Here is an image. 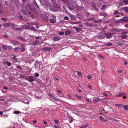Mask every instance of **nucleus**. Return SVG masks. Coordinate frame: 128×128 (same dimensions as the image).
I'll return each mask as SVG.
<instances>
[{
	"label": "nucleus",
	"instance_id": "obj_1",
	"mask_svg": "<svg viewBox=\"0 0 128 128\" xmlns=\"http://www.w3.org/2000/svg\"><path fill=\"white\" fill-rule=\"evenodd\" d=\"M47 7L49 8L53 12H56L58 10V9L60 7L56 4V5L55 4H53L52 6V4H50L49 2L45 0L44 1Z\"/></svg>",
	"mask_w": 128,
	"mask_h": 128
},
{
	"label": "nucleus",
	"instance_id": "obj_2",
	"mask_svg": "<svg viewBox=\"0 0 128 128\" xmlns=\"http://www.w3.org/2000/svg\"><path fill=\"white\" fill-rule=\"evenodd\" d=\"M48 96L50 98L53 99L54 100L56 101L59 102L60 100L59 98H56L55 96H53L51 94H48Z\"/></svg>",
	"mask_w": 128,
	"mask_h": 128
},
{
	"label": "nucleus",
	"instance_id": "obj_3",
	"mask_svg": "<svg viewBox=\"0 0 128 128\" xmlns=\"http://www.w3.org/2000/svg\"><path fill=\"white\" fill-rule=\"evenodd\" d=\"M10 42L14 45H17L20 44V42L18 41L15 40H12L10 41Z\"/></svg>",
	"mask_w": 128,
	"mask_h": 128
},
{
	"label": "nucleus",
	"instance_id": "obj_4",
	"mask_svg": "<svg viewBox=\"0 0 128 128\" xmlns=\"http://www.w3.org/2000/svg\"><path fill=\"white\" fill-rule=\"evenodd\" d=\"M128 32L126 31H124L121 34V38L122 39H125L126 38V34H128Z\"/></svg>",
	"mask_w": 128,
	"mask_h": 128
},
{
	"label": "nucleus",
	"instance_id": "obj_5",
	"mask_svg": "<svg viewBox=\"0 0 128 128\" xmlns=\"http://www.w3.org/2000/svg\"><path fill=\"white\" fill-rule=\"evenodd\" d=\"M35 78L32 76H30L28 78V80L30 82H32L35 80Z\"/></svg>",
	"mask_w": 128,
	"mask_h": 128
},
{
	"label": "nucleus",
	"instance_id": "obj_6",
	"mask_svg": "<svg viewBox=\"0 0 128 128\" xmlns=\"http://www.w3.org/2000/svg\"><path fill=\"white\" fill-rule=\"evenodd\" d=\"M41 17L43 20L46 21H48V16L45 14H42L41 16Z\"/></svg>",
	"mask_w": 128,
	"mask_h": 128
},
{
	"label": "nucleus",
	"instance_id": "obj_7",
	"mask_svg": "<svg viewBox=\"0 0 128 128\" xmlns=\"http://www.w3.org/2000/svg\"><path fill=\"white\" fill-rule=\"evenodd\" d=\"M113 34H112L110 32H108L106 33V36L107 38H111Z\"/></svg>",
	"mask_w": 128,
	"mask_h": 128
},
{
	"label": "nucleus",
	"instance_id": "obj_8",
	"mask_svg": "<svg viewBox=\"0 0 128 128\" xmlns=\"http://www.w3.org/2000/svg\"><path fill=\"white\" fill-rule=\"evenodd\" d=\"M122 30H120L118 28H113L111 30L112 32H121V31Z\"/></svg>",
	"mask_w": 128,
	"mask_h": 128
},
{
	"label": "nucleus",
	"instance_id": "obj_9",
	"mask_svg": "<svg viewBox=\"0 0 128 128\" xmlns=\"http://www.w3.org/2000/svg\"><path fill=\"white\" fill-rule=\"evenodd\" d=\"M60 40V37L58 36L54 37L53 39V40L54 41L56 42Z\"/></svg>",
	"mask_w": 128,
	"mask_h": 128
},
{
	"label": "nucleus",
	"instance_id": "obj_10",
	"mask_svg": "<svg viewBox=\"0 0 128 128\" xmlns=\"http://www.w3.org/2000/svg\"><path fill=\"white\" fill-rule=\"evenodd\" d=\"M100 100V99L98 97L95 98L93 99V101L95 102H97Z\"/></svg>",
	"mask_w": 128,
	"mask_h": 128
},
{
	"label": "nucleus",
	"instance_id": "obj_11",
	"mask_svg": "<svg viewBox=\"0 0 128 128\" xmlns=\"http://www.w3.org/2000/svg\"><path fill=\"white\" fill-rule=\"evenodd\" d=\"M128 17H124L123 18L121 19V20L126 22H128Z\"/></svg>",
	"mask_w": 128,
	"mask_h": 128
},
{
	"label": "nucleus",
	"instance_id": "obj_12",
	"mask_svg": "<svg viewBox=\"0 0 128 128\" xmlns=\"http://www.w3.org/2000/svg\"><path fill=\"white\" fill-rule=\"evenodd\" d=\"M44 0V2L45 3H46L44 2V1L46 0V1H48V0ZM40 2L42 5L43 6H44L45 8H46V9H47V8H48V7H47V6H46V4H44V3L43 2H42V1H41L40 0Z\"/></svg>",
	"mask_w": 128,
	"mask_h": 128
},
{
	"label": "nucleus",
	"instance_id": "obj_13",
	"mask_svg": "<svg viewBox=\"0 0 128 128\" xmlns=\"http://www.w3.org/2000/svg\"><path fill=\"white\" fill-rule=\"evenodd\" d=\"M44 0V2L45 3H46L44 2V1L46 0V1H48V0ZM40 2L42 5L43 6H44L45 8H46V9H47V8H48V7H47V6H46V4H44V3L43 2H42V1H41L40 0Z\"/></svg>",
	"mask_w": 128,
	"mask_h": 128
},
{
	"label": "nucleus",
	"instance_id": "obj_14",
	"mask_svg": "<svg viewBox=\"0 0 128 128\" xmlns=\"http://www.w3.org/2000/svg\"><path fill=\"white\" fill-rule=\"evenodd\" d=\"M68 9L70 10H73L74 8V5H73L72 4V5H71L70 4L68 6Z\"/></svg>",
	"mask_w": 128,
	"mask_h": 128
},
{
	"label": "nucleus",
	"instance_id": "obj_15",
	"mask_svg": "<svg viewBox=\"0 0 128 128\" xmlns=\"http://www.w3.org/2000/svg\"><path fill=\"white\" fill-rule=\"evenodd\" d=\"M70 16L72 20H75L76 19V17L74 15L70 14Z\"/></svg>",
	"mask_w": 128,
	"mask_h": 128
},
{
	"label": "nucleus",
	"instance_id": "obj_16",
	"mask_svg": "<svg viewBox=\"0 0 128 128\" xmlns=\"http://www.w3.org/2000/svg\"><path fill=\"white\" fill-rule=\"evenodd\" d=\"M33 4L36 8H37L38 9H39V6L35 0H34Z\"/></svg>",
	"mask_w": 128,
	"mask_h": 128
},
{
	"label": "nucleus",
	"instance_id": "obj_17",
	"mask_svg": "<svg viewBox=\"0 0 128 128\" xmlns=\"http://www.w3.org/2000/svg\"><path fill=\"white\" fill-rule=\"evenodd\" d=\"M21 48L20 46H18L14 48V51H18Z\"/></svg>",
	"mask_w": 128,
	"mask_h": 128
},
{
	"label": "nucleus",
	"instance_id": "obj_18",
	"mask_svg": "<svg viewBox=\"0 0 128 128\" xmlns=\"http://www.w3.org/2000/svg\"><path fill=\"white\" fill-rule=\"evenodd\" d=\"M2 47L4 50H6L7 49V45L2 44Z\"/></svg>",
	"mask_w": 128,
	"mask_h": 128
},
{
	"label": "nucleus",
	"instance_id": "obj_19",
	"mask_svg": "<svg viewBox=\"0 0 128 128\" xmlns=\"http://www.w3.org/2000/svg\"><path fill=\"white\" fill-rule=\"evenodd\" d=\"M55 19L54 18H52V19H50L48 20H49L51 23L54 24V20Z\"/></svg>",
	"mask_w": 128,
	"mask_h": 128
},
{
	"label": "nucleus",
	"instance_id": "obj_20",
	"mask_svg": "<svg viewBox=\"0 0 128 128\" xmlns=\"http://www.w3.org/2000/svg\"><path fill=\"white\" fill-rule=\"evenodd\" d=\"M114 106L119 108H122L123 106L122 104H117L114 105Z\"/></svg>",
	"mask_w": 128,
	"mask_h": 128
},
{
	"label": "nucleus",
	"instance_id": "obj_21",
	"mask_svg": "<svg viewBox=\"0 0 128 128\" xmlns=\"http://www.w3.org/2000/svg\"><path fill=\"white\" fill-rule=\"evenodd\" d=\"M71 31L70 30L66 31L65 32V34L66 35H68L70 34L71 33Z\"/></svg>",
	"mask_w": 128,
	"mask_h": 128
},
{
	"label": "nucleus",
	"instance_id": "obj_22",
	"mask_svg": "<svg viewBox=\"0 0 128 128\" xmlns=\"http://www.w3.org/2000/svg\"><path fill=\"white\" fill-rule=\"evenodd\" d=\"M51 49V48H50L45 47L43 48V50L44 51H50Z\"/></svg>",
	"mask_w": 128,
	"mask_h": 128
},
{
	"label": "nucleus",
	"instance_id": "obj_23",
	"mask_svg": "<svg viewBox=\"0 0 128 128\" xmlns=\"http://www.w3.org/2000/svg\"><path fill=\"white\" fill-rule=\"evenodd\" d=\"M26 9L27 10H31L32 9L30 7L29 5L28 4H26Z\"/></svg>",
	"mask_w": 128,
	"mask_h": 128
},
{
	"label": "nucleus",
	"instance_id": "obj_24",
	"mask_svg": "<svg viewBox=\"0 0 128 128\" xmlns=\"http://www.w3.org/2000/svg\"><path fill=\"white\" fill-rule=\"evenodd\" d=\"M17 38H19L20 40H22L24 42L26 40L24 38L22 37L18 36Z\"/></svg>",
	"mask_w": 128,
	"mask_h": 128
},
{
	"label": "nucleus",
	"instance_id": "obj_25",
	"mask_svg": "<svg viewBox=\"0 0 128 128\" xmlns=\"http://www.w3.org/2000/svg\"><path fill=\"white\" fill-rule=\"evenodd\" d=\"M11 57L12 58V59L13 60H16V56L13 54H12L11 55Z\"/></svg>",
	"mask_w": 128,
	"mask_h": 128
},
{
	"label": "nucleus",
	"instance_id": "obj_26",
	"mask_svg": "<svg viewBox=\"0 0 128 128\" xmlns=\"http://www.w3.org/2000/svg\"><path fill=\"white\" fill-rule=\"evenodd\" d=\"M24 27L26 29H30V26L28 25H25L24 26Z\"/></svg>",
	"mask_w": 128,
	"mask_h": 128
},
{
	"label": "nucleus",
	"instance_id": "obj_27",
	"mask_svg": "<svg viewBox=\"0 0 128 128\" xmlns=\"http://www.w3.org/2000/svg\"><path fill=\"white\" fill-rule=\"evenodd\" d=\"M33 43L34 44V45H37L39 44V41L36 40Z\"/></svg>",
	"mask_w": 128,
	"mask_h": 128
},
{
	"label": "nucleus",
	"instance_id": "obj_28",
	"mask_svg": "<svg viewBox=\"0 0 128 128\" xmlns=\"http://www.w3.org/2000/svg\"><path fill=\"white\" fill-rule=\"evenodd\" d=\"M113 45L112 43V42H110L107 44H105L106 46H112Z\"/></svg>",
	"mask_w": 128,
	"mask_h": 128
},
{
	"label": "nucleus",
	"instance_id": "obj_29",
	"mask_svg": "<svg viewBox=\"0 0 128 128\" xmlns=\"http://www.w3.org/2000/svg\"><path fill=\"white\" fill-rule=\"evenodd\" d=\"M92 23H90L88 22L86 23V25L89 26H90L92 25Z\"/></svg>",
	"mask_w": 128,
	"mask_h": 128
},
{
	"label": "nucleus",
	"instance_id": "obj_30",
	"mask_svg": "<svg viewBox=\"0 0 128 128\" xmlns=\"http://www.w3.org/2000/svg\"><path fill=\"white\" fill-rule=\"evenodd\" d=\"M99 119L100 120L103 121H105L106 120L103 118L102 117V116H100L99 117Z\"/></svg>",
	"mask_w": 128,
	"mask_h": 128
},
{
	"label": "nucleus",
	"instance_id": "obj_31",
	"mask_svg": "<svg viewBox=\"0 0 128 128\" xmlns=\"http://www.w3.org/2000/svg\"><path fill=\"white\" fill-rule=\"evenodd\" d=\"M10 26V24L9 23H7L4 24V26L6 27H8Z\"/></svg>",
	"mask_w": 128,
	"mask_h": 128
},
{
	"label": "nucleus",
	"instance_id": "obj_32",
	"mask_svg": "<svg viewBox=\"0 0 128 128\" xmlns=\"http://www.w3.org/2000/svg\"><path fill=\"white\" fill-rule=\"evenodd\" d=\"M15 0V4L16 5H18L19 6V5L20 4H19V2L18 1V0Z\"/></svg>",
	"mask_w": 128,
	"mask_h": 128
},
{
	"label": "nucleus",
	"instance_id": "obj_33",
	"mask_svg": "<svg viewBox=\"0 0 128 128\" xmlns=\"http://www.w3.org/2000/svg\"><path fill=\"white\" fill-rule=\"evenodd\" d=\"M123 108L125 110H128V106L127 105H125L123 107Z\"/></svg>",
	"mask_w": 128,
	"mask_h": 128
},
{
	"label": "nucleus",
	"instance_id": "obj_34",
	"mask_svg": "<svg viewBox=\"0 0 128 128\" xmlns=\"http://www.w3.org/2000/svg\"><path fill=\"white\" fill-rule=\"evenodd\" d=\"M21 12L23 14H27V12L26 10H24L22 9Z\"/></svg>",
	"mask_w": 128,
	"mask_h": 128
},
{
	"label": "nucleus",
	"instance_id": "obj_35",
	"mask_svg": "<svg viewBox=\"0 0 128 128\" xmlns=\"http://www.w3.org/2000/svg\"><path fill=\"white\" fill-rule=\"evenodd\" d=\"M2 5L0 4V14H1L2 12Z\"/></svg>",
	"mask_w": 128,
	"mask_h": 128
},
{
	"label": "nucleus",
	"instance_id": "obj_36",
	"mask_svg": "<svg viewBox=\"0 0 128 128\" xmlns=\"http://www.w3.org/2000/svg\"><path fill=\"white\" fill-rule=\"evenodd\" d=\"M20 113V112L18 111H14V113L16 114H18Z\"/></svg>",
	"mask_w": 128,
	"mask_h": 128
},
{
	"label": "nucleus",
	"instance_id": "obj_37",
	"mask_svg": "<svg viewBox=\"0 0 128 128\" xmlns=\"http://www.w3.org/2000/svg\"><path fill=\"white\" fill-rule=\"evenodd\" d=\"M74 96L77 97L78 99H80L81 98V97L80 96L78 95L77 94H75Z\"/></svg>",
	"mask_w": 128,
	"mask_h": 128
},
{
	"label": "nucleus",
	"instance_id": "obj_38",
	"mask_svg": "<svg viewBox=\"0 0 128 128\" xmlns=\"http://www.w3.org/2000/svg\"><path fill=\"white\" fill-rule=\"evenodd\" d=\"M16 65L17 68L20 69H22V68L20 66L16 64Z\"/></svg>",
	"mask_w": 128,
	"mask_h": 128
},
{
	"label": "nucleus",
	"instance_id": "obj_39",
	"mask_svg": "<svg viewBox=\"0 0 128 128\" xmlns=\"http://www.w3.org/2000/svg\"><path fill=\"white\" fill-rule=\"evenodd\" d=\"M6 64L8 66H10L11 65V64L10 62H6Z\"/></svg>",
	"mask_w": 128,
	"mask_h": 128
},
{
	"label": "nucleus",
	"instance_id": "obj_40",
	"mask_svg": "<svg viewBox=\"0 0 128 128\" xmlns=\"http://www.w3.org/2000/svg\"><path fill=\"white\" fill-rule=\"evenodd\" d=\"M123 1L125 4L127 5L128 4V0H124Z\"/></svg>",
	"mask_w": 128,
	"mask_h": 128
},
{
	"label": "nucleus",
	"instance_id": "obj_41",
	"mask_svg": "<svg viewBox=\"0 0 128 128\" xmlns=\"http://www.w3.org/2000/svg\"><path fill=\"white\" fill-rule=\"evenodd\" d=\"M67 97H68L67 98L70 99H72V96L70 94H68V96H67Z\"/></svg>",
	"mask_w": 128,
	"mask_h": 128
},
{
	"label": "nucleus",
	"instance_id": "obj_42",
	"mask_svg": "<svg viewBox=\"0 0 128 128\" xmlns=\"http://www.w3.org/2000/svg\"><path fill=\"white\" fill-rule=\"evenodd\" d=\"M30 30H33L34 31H35L36 30L35 28L32 27H30Z\"/></svg>",
	"mask_w": 128,
	"mask_h": 128
},
{
	"label": "nucleus",
	"instance_id": "obj_43",
	"mask_svg": "<svg viewBox=\"0 0 128 128\" xmlns=\"http://www.w3.org/2000/svg\"><path fill=\"white\" fill-rule=\"evenodd\" d=\"M56 92L57 93H59V94H62V91L60 90H57Z\"/></svg>",
	"mask_w": 128,
	"mask_h": 128
},
{
	"label": "nucleus",
	"instance_id": "obj_44",
	"mask_svg": "<svg viewBox=\"0 0 128 128\" xmlns=\"http://www.w3.org/2000/svg\"><path fill=\"white\" fill-rule=\"evenodd\" d=\"M102 21L101 20H94V22L95 23H98L99 22H100Z\"/></svg>",
	"mask_w": 128,
	"mask_h": 128
},
{
	"label": "nucleus",
	"instance_id": "obj_45",
	"mask_svg": "<svg viewBox=\"0 0 128 128\" xmlns=\"http://www.w3.org/2000/svg\"><path fill=\"white\" fill-rule=\"evenodd\" d=\"M124 10L125 12H128V7H125L124 8Z\"/></svg>",
	"mask_w": 128,
	"mask_h": 128
},
{
	"label": "nucleus",
	"instance_id": "obj_46",
	"mask_svg": "<svg viewBox=\"0 0 128 128\" xmlns=\"http://www.w3.org/2000/svg\"><path fill=\"white\" fill-rule=\"evenodd\" d=\"M124 94H117V95H116V96H118V97L120 96H124Z\"/></svg>",
	"mask_w": 128,
	"mask_h": 128
},
{
	"label": "nucleus",
	"instance_id": "obj_47",
	"mask_svg": "<svg viewBox=\"0 0 128 128\" xmlns=\"http://www.w3.org/2000/svg\"><path fill=\"white\" fill-rule=\"evenodd\" d=\"M39 76V74L38 73H36L34 75V76L36 77L38 76Z\"/></svg>",
	"mask_w": 128,
	"mask_h": 128
},
{
	"label": "nucleus",
	"instance_id": "obj_48",
	"mask_svg": "<svg viewBox=\"0 0 128 128\" xmlns=\"http://www.w3.org/2000/svg\"><path fill=\"white\" fill-rule=\"evenodd\" d=\"M68 18L67 16H65L64 18V19L65 20H68Z\"/></svg>",
	"mask_w": 128,
	"mask_h": 128
},
{
	"label": "nucleus",
	"instance_id": "obj_49",
	"mask_svg": "<svg viewBox=\"0 0 128 128\" xmlns=\"http://www.w3.org/2000/svg\"><path fill=\"white\" fill-rule=\"evenodd\" d=\"M58 34L60 35H63L64 34V32H62L58 33Z\"/></svg>",
	"mask_w": 128,
	"mask_h": 128
},
{
	"label": "nucleus",
	"instance_id": "obj_50",
	"mask_svg": "<svg viewBox=\"0 0 128 128\" xmlns=\"http://www.w3.org/2000/svg\"><path fill=\"white\" fill-rule=\"evenodd\" d=\"M12 47L11 46H7V48H8L10 49H12Z\"/></svg>",
	"mask_w": 128,
	"mask_h": 128
},
{
	"label": "nucleus",
	"instance_id": "obj_51",
	"mask_svg": "<svg viewBox=\"0 0 128 128\" xmlns=\"http://www.w3.org/2000/svg\"><path fill=\"white\" fill-rule=\"evenodd\" d=\"M121 1H119L118 3H119V5L120 6H121L123 5L122 4L121 2Z\"/></svg>",
	"mask_w": 128,
	"mask_h": 128
},
{
	"label": "nucleus",
	"instance_id": "obj_52",
	"mask_svg": "<svg viewBox=\"0 0 128 128\" xmlns=\"http://www.w3.org/2000/svg\"><path fill=\"white\" fill-rule=\"evenodd\" d=\"M106 5L104 4L102 5V8H101V10H102V9H103L105 7Z\"/></svg>",
	"mask_w": 128,
	"mask_h": 128
},
{
	"label": "nucleus",
	"instance_id": "obj_53",
	"mask_svg": "<svg viewBox=\"0 0 128 128\" xmlns=\"http://www.w3.org/2000/svg\"><path fill=\"white\" fill-rule=\"evenodd\" d=\"M25 50V49L24 48H24H21V51L22 52H24Z\"/></svg>",
	"mask_w": 128,
	"mask_h": 128
},
{
	"label": "nucleus",
	"instance_id": "obj_54",
	"mask_svg": "<svg viewBox=\"0 0 128 128\" xmlns=\"http://www.w3.org/2000/svg\"><path fill=\"white\" fill-rule=\"evenodd\" d=\"M82 126H83L84 128H86L88 126V125L87 124H86Z\"/></svg>",
	"mask_w": 128,
	"mask_h": 128
},
{
	"label": "nucleus",
	"instance_id": "obj_55",
	"mask_svg": "<svg viewBox=\"0 0 128 128\" xmlns=\"http://www.w3.org/2000/svg\"><path fill=\"white\" fill-rule=\"evenodd\" d=\"M101 15L103 16H106V14L105 13H103L102 14H101Z\"/></svg>",
	"mask_w": 128,
	"mask_h": 128
},
{
	"label": "nucleus",
	"instance_id": "obj_56",
	"mask_svg": "<svg viewBox=\"0 0 128 128\" xmlns=\"http://www.w3.org/2000/svg\"><path fill=\"white\" fill-rule=\"evenodd\" d=\"M42 122L45 125H46L47 124V122L44 120H42Z\"/></svg>",
	"mask_w": 128,
	"mask_h": 128
},
{
	"label": "nucleus",
	"instance_id": "obj_57",
	"mask_svg": "<svg viewBox=\"0 0 128 128\" xmlns=\"http://www.w3.org/2000/svg\"><path fill=\"white\" fill-rule=\"evenodd\" d=\"M54 122L56 124H58V123L59 121H58L57 120H55L54 121Z\"/></svg>",
	"mask_w": 128,
	"mask_h": 128
},
{
	"label": "nucleus",
	"instance_id": "obj_58",
	"mask_svg": "<svg viewBox=\"0 0 128 128\" xmlns=\"http://www.w3.org/2000/svg\"><path fill=\"white\" fill-rule=\"evenodd\" d=\"M80 22H72V24H78V23H80Z\"/></svg>",
	"mask_w": 128,
	"mask_h": 128
},
{
	"label": "nucleus",
	"instance_id": "obj_59",
	"mask_svg": "<svg viewBox=\"0 0 128 128\" xmlns=\"http://www.w3.org/2000/svg\"><path fill=\"white\" fill-rule=\"evenodd\" d=\"M103 95L104 96H108V95L105 92H104L103 93Z\"/></svg>",
	"mask_w": 128,
	"mask_h": 128
},
{
	"label": "nucleus",
	"instance_id": "obj_60",
	"mask_svg": "<svg viewBox=\"0 0 128 128\" xmlns=\"http://www.w3.org/2000/svg\"><path fill=\"white\" fill-rule=\"evenodd\" d=\"M22 102H24V103L26 104H29V103L28 102H26L24 101H22Z\"/></svg>",
	"mask_w": 128,
	"mask_h": 128
},
{
	"label": "nucleus",
	"instance_id": "obj_61",
	"mask_svg": "<svg viewBox=\"0 0 128 128\" xmlns=\"http://www.w3.org/2000/svg\"><path fill=\"white\" fill-rule=\"evenodd\" d=\"M1 20H4V21H6V19L4 18H1Z\"/></svg>",
	"mask_w": 128,
	"mask_h": 128
},
{
	"label": "nucleus",
	"instance_id": "obj_62",
	"mask_svg": "<svg viewBox=\"0 0 128 128\" xmlns=\"http://www.w3.org/2000/svg\"><path fill=\"white\" fill-rule=\"evenodd\" d=\"M91 76L90 75H88V76L87 78L88 79H90L91 78Z\"/></svg>",
	"mask_w": 128,
	"mask_h": 128
},
{
	"label": "nucleus",
	"instance_id": "obj_63",
	"mask_svg": "<svg viewBox=\"0 0 128 128\" xmlns=\"http://www.w3.org/2000/svg\"><path fill=\"white\" fill-rule=\"evenodd\" d=\"M30 15L32 17H33V15L32 14L31 12H29Z\"/></svg>",
	"mask_w": 128,
	"mask_h": 128
},
{
	"label": "nucleus",
	"instance_id": "obj_64",
	"mask_svg": "<svg viewBox=\"0 0 128 128\" xmlns=\"http://www.w3.org/2000/svg\"><path fill=\"white\" fill-rule=\"evenodd\" d=\"M122 70H118V72L120 74L122 72Z\"/></svg>",
	"mask_w": 128,
	"mask_h": 128
}]
</instances>
